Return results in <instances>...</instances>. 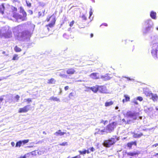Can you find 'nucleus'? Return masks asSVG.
<instances>
[{
    "label": "nucleus",
    "instance_id": "nucleus-16",
    "mask_svg": "<svg viewBox=\"0 0 158 158\" xmlns=\"http://www.w3.org/2000/svg\"><path fill=\"white\" fill-rule=\"evenodd\" d=\"M65 133L62 132L61 130H59L58 131L54 133V135L56 136H62L64 135Z\"/></svg>",
    "mask_w": 158,
    "mask_h": 158
},
{
    "label": "nucleus",
    "instance_id": "nucleus-42",
    "mask_svg": "<svg viewBox=\"0 0 158 158\" xmlns=\"http://www.w3.org/2000/svg\"><path fill=\"white\" fill-rule=\"evenodd\" d=\"M67 142H63L62 143H60V145L61 146H65L66 145H67Z\"/></svg>",
    "mask_w": 158,
    "mask_h": 158
},
{
    "label": "nucleus",
    "instance_id": "nucleus-46",
    "mask_svg": "<svg viewBox=\"0 0 158 158\" xmlns=\"http://www.w3.org/2000/svg\"><path fill=\"white\" fill-rule=\"evenodd\" d=\"M82 18L83 19L85 20H86V18L85 17L84 15H82Z\"/></svg>",
    "mask_w": 158,
    "mask_h": 158
},
{
    "label": "nucleus",
    "instance_id": "nucleus-48",
    "mask_svg": "<svg viewBox=\"0 0 158 158\" xmlns=\"http://www.w3.org/2000/svg\"><path fill=\"white\" fill-rule=\"evenodd\" d=\"M131 143L132 144V145H136V143L135 142H131Z\"/></svg>",
    "mask_w": 158,
    "mask_h": 158
},
{
    "label": "nucleus",
    "instance_id": "nucleus-20",
    "mask_svg": "<svg viewBox=\"0 0 158 158\" xmlns=\"http://www.w3.org/2000/svg\"><path fill=\"white\" fill-rule=\"evenodd\" d=\"M150 98H151L154 102H156L157 101L158 96L156 94H152V96H151Z\"/></svg>",
    "mask_w": 158,
    "mask_h": 158
},
{
    "label": "nucleus",
    "instance_id": "nucleus-22",
    "mask_svg": "<svg viewBox=\"0 0 158 158\" xmlns=\"http://www.w3.org/2000/svg\"><path fill=\"white\" fill-rule=\"evenodd\" d=\"M49 100H53L55 101H59L60 102V100L59 98H58L56 97H50L49 99Z\"/></svg>",
    "mask_w": 158,
    "mask_h": 158
},
{
    "label": "nucleus",
    "instance_id": "nucleus-51",
    "mask_svg": "<svg viewBox=\"0 0 158 158\" xmlns=\"http://www.w3.org/2000/svg\"><path fill=\"white\" fill-rule=\"evenodd\" d=\"M28 12L31 15H32L33 14V12L31 10H29L28 11Z\"/></svg>",
    "mask_w": 158,
    "mask_h": 158
},
{
    "label": "nucleus",
    "instance_id": "nucleus-6",
    "mask_svg": "<svg viewBox=\"0 0 158 158\" xmlns=\"http://www.w3.org/2000/svg\"><path fill=\"white\" fill-rule=\"evenodd\" d=\"M116 141V138H111L109 140H105L103 143V144L105 146L109 147L111 145L114 144Z\"/></svg>",
    "mask_w": 158,
    "mask_h": 158
},
{
    "label": "nucleus",
    "instance_id": "nucleus-39",
    "mask_svg": "<svg viewBox=\"0 0 158 158\" xmlns=\"http://www.w3.org/2000/svg\"><path fill=\"white\" fill-rule=\"evenodd\" d=\"M22 143L23 144H25L26 143H27L29 142V140L28 139H26V140H23V141H22Z\"/></svg>",
    "mask_w": 158,
    "mask_h": 158
},
{
    "label": "nucleus",
    "instance_id": "nucleus-21",
    "mask_svg": "<svg viewBox=\"0 0 158 158\" xmlns=\"http://www.w3.org/2000/svg\"><path fill=\"white\" fill-rule=\"evenodd\" d=\"M124 97L125 98V99H123V103H124L126 102L129 101L130 100V97L127 95H124Z\"/></svg>",
    "mask_w": 158,
    "mask_h": 158
},
{
    "label": "nucleus",
    "instance_id": "nucleus-60",
    "mask_svg": "<svg viewBox=\"0 0 158 158\" xmlns=\"http://www.w3.org/2000/svg\"><path fill=\"white\" fill-rule=\"evenodd\" d=\"M118 106H116V107H115V109H116V110H117V109H118Z\"/></svg>",
    "mask_w": 158,
    "mask_h": 158
},
{
    "label": "nucleus",
    "instance_id": "nucleus-3",
    "mask_svg": "<svg viewBox=\"0 0 158 158\" xmlns=\"http://www.w3.org/2000/svg\"><path fill=\"white\" fill-rule=\"evenodd\" d=\"M20 12L23 14V16L19 15L18 14H15L13 16L16 18L17 21L19 22L21 21H25L27 20V14L22 7H20Z\"/></svg>",
    "mask_w": 158,
    "mask_h": 158
},
{
    "label": "nucleus",
    "instance_id": "nucleus-1",
    "mask_svg": "<svg viewBox=\"0 0 158 158\" xmlns=\"http://www.w3.org/2000/svg\"><path fill=\"white\" fill-rule=\"evenodd\" d=\"M22 29V27L20 25L14 27L13 32L15 35L18 40H29L31 36V33L28 31H25L20 33Z\"/></svg>",
    "mask_w": 158,
    "mask_h": 158
},
{
    "label": "nucleus",
    "instance_id": "nucleus-7",
    "mask_svg": "<svg viewBox=\"0 0 158 158\" xmlns=\"http://www.w3.org/2000/svg\"><path fill=\"white\" fill-rule=\"evenodd\" d=\"M139 113L135 112L129 111L127 113L126 116L132 118L134 120H136L137 117L139 115Z\"/></svg>",
    "mask_w": 158,
    "mask_h": 158
},
{
    "label": "nucleus",
    "instance_id": "nucleus-13",
    "mask_svg": "<svg viewBox=\"0 0 158 158\" xmlns=\"http://www.w3.org/2000/svg\"><path fill=\"white\" fill-rule=\"evenodd\" d=\"M90 77L94 79H98L100 78V76L98 73H93L90 74Z\"/></svg>",
    "mask_w": 158,
    "mask_h": 158
},
{
    "label": "nucleus",
    "instance_id": "nucleus-17",
    "mask_svg": "<svg viewBox=\"0 0 158 158\" xmlns=\"http://www.w3.org/2000/svg\"><path fill=\"white\" fill-rule=\"evenodd\" d=\"M79 152L80 153V154L84 155L86 153L87 154H89L90 153V152L89 151V149L87 150L83 149L82 151H79Z\"/></svg>",
    "mask_w": 158,
    "mask_h": 158
},
{
    "label": "nucleus",
    "instance_id": "nucleus-19",
    "mask_svg": "<svg viewBox=\"0 0 158 158\" xmlns=\"http://www.w3.org/2000/svg\"><path fill=\"white\" fill-rule=\"evenodd\" d=\"M90 89L94 93H96L98 91V85L91 87Z\"/></svg>",
    "mask_w": 158,
    "mask_h": 158
},
{
    "label": "nucleus",
    "instance_id": "nucleus-37",
    "mask_svg": "<svg viewBox=\"0 0 158 158\" xmlns=\"http://www.w3.org/2000/svg\"><path fill=\"white\" fill-rule=\"evenodd\" d=\"M20 98V96L18 95H16L15 97V98L16 100V102H18L19 99Z\"/></svg>",
    "mask_w": 158,
    "mask_h": 158
},
{
    "label": "nucleus",
    "instance_id": "nucleus-44",
    "mask_svg": "<svg viewBox=\"0 0 158 158\" xmlns=\"http://www.w3.org/2000/svg\"><path fill=\"white\" fill-rule=\"evenodd\" d=\"M74 23V21H72L70 23L69 25L71 27H72Z\"/></svg>",
    "mask_w": 158,
    "mask_h": 158
},
{
    "label": "nucleus",
    "instance_id": "nucleus-31",
    "mask_svg": "<svg viewBox=\"0 0 158 158\" xmlns=\"http://www.w3.org/2000/svg\"><path fill=\"white\" fill-rule=\"evenodd\" d=\"M22 143V141H19L17 142L16 143V147H20L21 146V144Z\"/></svg>",
    "mask_w": 158,
    "mask_h": 158
},
{
    "label": "nucleus",
    "instance_id": "nucleus-28",
    "mask_svg": "<svg viewBox=\"0 0 158 158\" xmlns=\"http://www.w3.org/2000/svg\"><path fill=\"white\" fill-rule=\"evenodd\" d=\"M143 135V134L142 133H140L139 134H135L133 135V137L134 138H139L141 136Z\"/></svg>",
    "mask_w": 158,
    "mask_h": 158
},
{
    "label": "nucleus",
    "instance_id": "nucleus-43",
    "mask_svg": "<svg viewBox=\"0 0 158 158\" xmlns=\"http://www.w3.org/2000/svg\"><path fill=\"white\" fill-rule=\"evenodd\" d=\"M132 144L131 143V142L128 143L127 144V146L128 147H129L130 148H131L132 147Z\"/></svg>",
    "mask_w": 158,
    "mask_h": 158
},
{
    "label": "nucleus",
    "instance_id": "nucleus-29",
    "mask_svg": "<svg viewBox=\"0 0 158 158\" xmlns=\"http://www.w3.org/2000/svg\"><path fill=\"white\" fill-rule=\"evenodd\" d=\"M113 102L112 101L110 102H106L105 104V105L106 106H111L113 104Z\"/></svg>",
    "mask_w": 158,
    "mask_h": 158
},
{
    "label": "nucleus",
    "instance_id": "nucleus-26",
    "mask_svg": "<svg viewBox=\"0 0 158 158\" xmlns=\"http://www.w3.org/2000/svg\"><path fill=\"white\" fill-rule=\"evenodd\" d=\"M14 50L16 52H19L22 51L21 49L18 47L17 46H16L15 47Z\"/></svg>",
    "mask_w": 158,
    "mask_h": 158
},
{
    "label": "nucleus",
    "instance_id": "nucleus-40",
    "mask_svg": "<svg viewBox=\"0 0 158 158\" xmlns=\"http://www.w3.org/2000/svg\"><path fill=\"white\" fill-rule=\"evenodd\" d=\"M108 123V121L107 120L104 121L102 120L101 122V123H103L104 125H105L106 124H107Z\"/></svg>",
    "mask_w": 158,
    "mask_h": 158
},
{
    "label": "nucleus",
    "instance_id": "nucleus-55",
    "mask_svg": "<svg viewBox=\"0 0 158 158\" xmlns=\"http://www.w3.org/2000/svg\"><path fill=\"white\" fill-rule=\"evenodd\" d=\"M80 156H77L75 157H72V158H80Z\"/></svg>",
    "mask_w": 158,
    "mask_h": 158
},
{
    "label": "nucleus",
    "instance_id": "nucleus-11",
    "mask_svg": "<svg viewBox=\"0 0 158 158\" xmlns=\"http://www.w3.org/2000/svg\"><path fill=\"white\" fill-rule=\"evenodd\" d=\"M96 131L98 130L97 131L95 132V134H98L100 135H103L104 134V133H107L108 132L107 131L106 128V129H103L100 130L99 129H96Z\"/></svg>",
    "mask_w": 158,
    "mask_h": 158
},
{
    "label": "nucleus",
    "instance_id": "nucleus-33",
    "mask_svg": "<svg viewBox=\"0 0 158 158\" xmlns=\"http://www.w3.org/2000/svg\"><path fill=\"white\" fill-rule=\"evenodd\" d=\"M24 102H28V103H29L32 102L31 99L30 98L25 99L24 100Z\"/></svg>",
    "mask_w": 158,
    "mask_h": 158
},
{
    "label": "nucleus",
    "instance_id": "nucleus-53",
    "mask_svg": "<svg viewBox=\"0 0 158 158\" xmlns=\"http://www.w3.org/2000/svg\"><path fill=\"white\" fill-rule=\"evenodd\" d=\"M124 77L126 78H127V79H128L129 80H130V81H131V80H133V79H131L130 78H129V77Z\"/></svg>",
    "mask_w": 158,
    "mask_h": 158
},
{
    "label": "nucleus",
    "instance_id": "nucleus-5",
    "mask_svg": "<svg viewBox=\"0 0 158 158\" xmlns=\"http://www.w3.org/2000/svg\"><path fill=\"white\" fill-rule=\"evenodd\" d=\"M0 35L6 38H10L12 36V33L9 27L6 26L3 27L2 31Z\"/></svg>",
    "mask_w": 158,
    "mask_h": 158
},
{
    "label": "nucleus",
    "instance_id": "nucleus-56",
    "mask_svg": "<svg viewBox=\"0 0 158 158\" xmlns=\"http://www.w3.org/2000/svg\"><path fill=\"white\" fill-rule=\"evenodd\" d=\"M11 145L12 146H14L15 145V143L14 142H12L11 143Z\"/></svg>",
    "mask_w": 158,
    "mask_h": 158
},
{
    "label": "nucleus",
    "instance_id": "nucleus-36",
    "mask_svg": "<svg viewBox=\"0 0 158 158\" xmlns=\"http://www.w3.org/2000/svg\"><path fill=\"white\" fill-rule=\"evenodd\" d=\"M36 150H35V151H32L31 152H30L29 153H31V154L32 155L35 156L36 155Z\"/></svg>",
    "mask_w": 158,
    "mask_h": 158
},
{
    "label": "nucleus",
    "instance_id": "nucleus-38",
    "mask_svg": "<svg viewBox=\"0 0 158 158\" xmlns=\"http://www.w3.org/2000/svg\"><path fill=\"white\" fill-rule=\"evenodd\" d=\"M88 149L89 150V151L90 152H93L95 151V149L93 147L89 148Z\"/></svg>",
    "mask_w": 158,
    "mask_h": 158
},
{
    "label": "nucleus",
    "instance_id": "nucleus-45",
    "mask_svg": "<svg viewBox=\"0 0 158 158\" xmlns=\"http://www.w3.org/2000/svg\"><path fill=\"white\" fill-rule=\"evenodd\" d=\"M26 2L27 6L29 7L31 6V3L29 2H27V1H26Z\"/></svg>",
    "mask_w": 158,
    "mask_h": 158
},
{
    "label": "nucleus",
    "instance_id": "nucleus-12",
    "mask_svg": "<svg viewBox=\"0 0 158 158\" xmlns=\"http://www.w3.org/2000/svg\"><path fill=\"white\" fill-rule=\"evenodd\" d=\"M50 18L52 19L51 23L46 26H48L50 27H52L54 26L55 24L56 20L55 17L53 16H51L50 17Z\"/></svg>",
    "mask_w": 158,
    "mask_h": 158
},
{
    "label": "nucleus",
    "instance_id": "nucleus-57",
    "mask_svg": "<svg viewBox=\"0 0 158 158\" xmlns=\"http://www.w3.org/2000/svg\"><path fill=\"white\" fill-rule=\"evenodd\" d=\"M50 19H51L52 20V19H51V18H50H50H47V21L48 22V21H49L50 20Z\"/></svg>",
    "mask_w": 158,
    "mask_h": 158
},
{
    "label": "nucleus",
    "instance_id": "nucleus-49",
    "mask_svg": "<svg viewBox=\"0 0 158 158\" xmlns=\"http://www.w3.org/2000/svg\"><path fill=\"white\" fill-rule=\"evenodd\" d=\"M92 14H93V12L92 11V9L91 8V10H90V11L89 12V15H90V16H91L92 15Z\"/></svg>",
    "mask_w": 158,
    "mask_h": 158
},
{
    "label": "nucleus",
    "instance_id": "nucleus-18",
    "mask_svg": "<svg viewBox=\"0 0 158 158\" xmlns=\"http://www.w3.org/2000/svg\"><path fill=\"white\" fill-rule=\"evenodd\" d=\"M151 17L153 19H156V13L153 11H152L150 14Z\"/></svg>",
    "mask_w": 158,
    "mask_h": 158
},
{
    "label": "nucleus",
    "instance_id": "nucleus-58",
    "mask_svg": "<svg viewBox=\"0 0 158 158\" xmlns=\"http://www.w3.org/2000/svg\"><path fill=\"white\" fill-rule=\"evenodd\" d=\"M73 96V93H70L69 94V96Z\"/></svg>",
    "mask_w": 158,
    "mask_h": 158
},
{
    "label": "nucleus",
    "instance_id": "nucleus-10",
    "mask_svg": "<svg viewBox=\"0 0 158 158\" xmlns=\"http://www.w3.org/2000/svg\"><path fill=\"white\" fill-rule=\"evenodd\" d=\"M98 91L102 93H106L107 92L106 87L104 86H98Z\"/></svg>",
    "mask_w": 158,
    "mask_h": 158
},
{
    "label": "nucleus",
    "instance_id": "nucleus-9",
    "mask_svg": "<svg viewBox=\"0 0 158 158\" xmlns=\"http://www.w3.org/2000/svg\"><path fill=\"white\" fill-rule=\"evenodd\" d=\"M30 105H27L23 108H20L19 110V113H25L29 111L30 109Z\"/></svg>",
    "mask_w": 158,
    "mask_h": 158
},
{
    "label": "nucleus",
    "instance_id": "nucleus-61",
    "mask_svg": "<svg viewBox=\"0 0 158 158\" xmlns=\"http://www.w3.org/2000/svg\"><path fill=\"white\" fill-rule=\"evenodd\" d=\"M122 121H123V122H126V121H125V120L124 119H122Z\"/></svg>",
    "mask_w": 158,
    "mask_h": 158
},
{
    "label": "nucleus",
    "instance_id": "nucleus-24",
    "mask_svg": "<svg viewBox=\"0 0 158 158\" xmlns=\"http://www.w3.org/2000/svg\"><path fill=\"white\" fill-rule=\"evenodd\" d=\"M31 155V153H27L24 156H21L19 158H29Z\"/></svg>",
    "mask_w": 158,
    "mask_h": 158
},
{
    "label": "nucleus",
    "instance_id": "nucleus-30",
    "mask_svg": "<svg viewBox=\"0 0 158 158\" xmlns=\"http://www.w3.org/2000/svg\"><path fill=\"white\" fill-rule=\"evenodd\" d=\"M45 152V150L44 149H42L41 150H40L39 152H37V153L39 155L43 154Z\"/></svg>",
    "mask_w": 158,
    "mask_h": 158
},
{
    "label": "nucleus",
    "instance_id": "nucleus-23",
    "mask_svg": "<svg viewBox=\"0 0 158 158\" xmlns=\"http://www.w3.org/2000/svg\"><path fill=\"white\" fill-rule=\"evenodd\" d=\"M56 80L54 78H51V79L48 80L47 83L49 84H54Z\"/></svg>",
    "mask_w": 158,
    "mask_h": 158
},
{
    "label": "nucleus",
    "instance_id": "nucleus-59",
    "mask_svg": "<svg viewBox=\"0 0 158 158\" xmlns=\"http://www.w3.org/2000/svg\"><path fill=\"white\" fill-rule=\"evenodd\" d=\"M102 25H104L106 26H107V24H106V23H104Z\"/></svg>",
    "mask_w": 158,
    "mask_h": 158
},
{
    "label": "nucleus",
    "instance_id": "nucleus-52",
    "mask_svg": "<svg viewBox=\"0 0 158 158\" xmlns=\"http://www.w3.org/2000/svg\"><path fill=\"white\" fill-rule=\"evenodd\" d=\"M61 77H65L66 75H63V74H60L59 75Z\"/></svg>",
    "mask_w": 158,
    "mask_h": 158
},
{
    "label": "nucleus",
    "instance_id": "nucleus-41",
    "mask_svg": "<svg viewBox=\"0 0 158 158\" xmlns=\"http://www.w3.org/2000/svg\"><path fill=\"white\" fill-rule=\"evenodd\" d=\"M137 100H138L140 101H141L143 100V98L142 97H138L137 98Z\"/></svg>",
    "mask_w": 158,
    "mask_h": 158
},
{
    "label": "nucleus",
    "instance_id": "nucleus-2",
    "mask_svg": "<svg viewBox=\"0 0 158 158\" xmlns=\"http://www.w3.org/2000/svg\"><path fill=\"white\" fill-rule=\"evenodd\" d=\"M152 44L151 52L153 57L158 59V43L157 41L158 40V36L156 35H154L151 38Z\"/></svg>",
    "mask_w": 158,
    "mask_h": 158
},
{
    "label": "nucleus",
    "instance_id": "nucleus-4",
    "mask_svg": "<svg viewBox=\"0 0 158 158\" xmlns=\"http://www.w3.org/2000/svg\"><path fill=\"white\" fill-rule=\"evenodd\" d=\"M144 25L146 27L143 31V33L146 34L151 31L153 27L154 24L151 19H149L145 21Z\"/></svg>",
    "mask_w": 158,
    "mask_h": 158
},
{
    "label": "nucleus",
    "instance_id": "nucleus-8",
    "mask_svg": "<svg viewBox=\"0 0 158 158\" xmlns=\"http://www.w3.org/2000/svg\"><path fill=\"white\" fill-rule=\"evenodd\" d=\"M116 125V123L115 122H114L108 125L106 128L108 132H110L111 131L113 130L114 128L115 127Z\"/></svg>",
    "mask_w": 158,
    "mask_h": 158
},
{
    "label": "nucleus",
    "instance_id": "nucleus-64",
    "mask_svg": "<svg viewBox=\"0 0 158 158\" xmlns=\"http://www.w3.org/2000/svg\"><path fill=\"white\" fill-rule=\"evenodd\" d=\"M147 129H143V130L144 131H147Z\"/></svg>",
    "mask_w": 158,
    "mask_h": 158
},
{
    "label": "nucleus",
    "instance_id": "nucleus-32",
    "mask_svg": "<svg viewBox=\"0 0 158 158\" xmlns=\"http://www.w3.org/2000/svg\"><path fill=\"white\" fill-rule=\"evenodd\" d=\"M108 76L107 74H106L105 76H101V78L102 79H103L104 80H109L110 79V78L108 77H107V76Z\"/></svg>",
    "mask_w": 158,
    "mask_h": 158
},
{
    "label": "nucleus",
    "instance_id": "nucleus-25",
    "mask_svg": "<svg viewBox=\"0 0 158 158\" xmlns=\"http://www.w3.org/2000/svg\"><path fill=\"white\" fill-rule=\"evenodd\" d=\"M4 4H2L1 5H0V12L2 13L3 14L4 13Z\"/></svg>",
    "mask_w": 158,
    "mask_h": 158
},
{
    "label": "nucleus",
    "instance_id": "nucleus-34",
    "mask_svg": "<svg viewBox=\"0 0 158 158\" xmlns=\"http://www.w3.org/2000/svg\"><path fill=\"white\" fill-rule=\"evenodd\" d=\"M19 57H18V55L16 54L14 55L13 57L12 60H18Z\"/></svg>",
    "mask_w": 158,
    "mask_h": 158
},
{
    "label": "nucleus",
    "instance_id": "nucleus-27",
    "mask_svg": "<svg viewBox=\"0 0 158 158\" xmlns=\"http://www.w3.org/2000/svg\"><path fill=\"white\" fill-rule=\"evenodd\" d=\"M145 94L147 96H148L151 98L152 96V93H151V92L146 91L145 92Z\"/></svg>",
    "mask_w": 158,
    "mask_h": 158
},
{
    "label": "nucleus",
    "instance_id": "nucleus-15",
    "mask_svg": "<svg viewBox=\"0 0 158 158\" xmlns=\"http://www.w3.org/2000/svg\"><path fill=\"white\" fill-rule=\"evenodd\" d=\"M75 72L74 69L73 68H70L68 69L66 71V73L68 74L72 75L74 74Z\"/></svg>",
    "mask_w": 158,
    "mask_h": 158
},
{
    "label": "nucleus",
    "instance_id": "nucleus-50",
    "mask_svg": "<svg viewBox=\"0 0 158 158\" xmlns=\"http://www.w3.org/2000/svg\"><path fill=\"white\" fill-rule=\"evenodd\" d=\"M69 87L68 86H66L64 87V89L65 90H67L68 89Z\"/></svg>",
    "mask_w": 158,
    "mask_h": 158
},
{
    "label": "nucleus",
    "instance_id": "nucleus-54",
    "mask_svg": "<svg viewBox=\"0 0 158 158\" xmlns=\"http://www.w3.org/2000/svg\"><path fill=\"white\" fill-rule=\"evenodd\" d=\"M3 98L2 96H1V97H0V101L2 102V101H3Z\"/></svg>",
    "mask_w": 158,
    "mask_h": 158
},
{
    "label": "nucleus",
    "instance_id": "nucleus-47",
    "mask_svg": "<svg viewBox=\"0 0 158 158\" xmlns=\"http://www.w3.org/2000/svg\"><path fill=\"white\" fill-rule=\"evenodd\" d=\"M157 146H158V144L157 143H156L155 144H154L152 146V147H156Z\"/></svg>",
    "mask_w": 158,
    "mask_h": 158
},
{
    "label": "nucleus",
    "instance_id": "nucleus-14",
    "mask_svg": "<svg viewBox=\"0 0 158 158\" xmlns=\"http://www.w3.org/2000/svg\"><path fill=\"white\" fill-rule=\"evenodd\" d=\"M126 153L128 156H134L136 155H138L139 153V152L138 151H134L132 152H127Z\"/></svg>",
    "mask_w": 158,
    "mask_h": 158
},
{
    "label": "nucleus",
    "instance_id": "nucleus-63",
    "mask_svg": "<svg viewBox=\"0 0 158 158\" xmlns=\"http://www.w3.org/2000/svg\"><path fill=\"white\" fill-rule=\"evenodd\" d=\"M32 147H33V146H28V147L29 148H32Z\"/></svg>",
    "mask_w": 158,
    "mask_h": 158
},
{
    "label": "nucleus",
    "instance_id": "nucleus-62",
    "mask_svg": "<svg viewBox=\"0 0 158 158\" xmlns=\"http://www.w3.org/2000/svg\"><path fill=\"white\" fill-rule=\"evenodd\" d=\"M91 37H92L93 36V34H91L90 35Z\"/></svg>",
    "mask_w": 158,
    "mask_h": 158
},
{
    "label": "nucleus",
    "instance_id": "nucleus-35",
    "mask_svg": "<svg viewBox=\"0 0 158 158\" xmlns=\"http://www.w3.org/2000/svg\"><path fill=\"white\" fill-rule=\"evenodd\" d=\"M137 99L136 98H134L132 100V102L134 103L135 105H138V103L137 101Z\"/></svg>",
    "mask_w": 158,
    "mask_h": 158
}]
</instances>
